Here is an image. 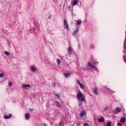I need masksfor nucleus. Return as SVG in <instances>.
I'll return each instance as SVG.
<instances>
[{
	"label": "nucleus",
	"mask_w": 126,
	"mask_h": 126,
	"mask_svg": "<svg viewBox=\"0 0 126 126\" xmlns=\"http://www.w3.org/2000/svg\"><path fill=\"white\" fill-rule=\"evenodd\" d=\"M12 83L11 82H9V85L10 86H12Z\"/></svg>",
	"instance_id": "obj_28"
},
{
	"label": "nucleus",
	"mask_w": 126,
	"mask_h": 126,
	"mask_svg": "<svg viewBox=\"0 0 126 126\" xmlns=\"http://www.w3.org/2000/svg\"><path fill=\"white\" fill-rule=\"evenodd\" d=\"M80 87L82 89H84V86L83 85L81 84H80L79 85Z\"/></svg>",
	"instance_id": "obj_19"
},
{
	"label": "nucleus",
	"mask_w": 126,
	"mask_h": 126,
	"mask_svg": "<svg viewBox=\"0 0 126 126\" xmlns=\"http://www.w3.org/2000/svg\"><path fill=\"white\" fill-rule=\"evenodd\" d=\"M25 117L26 120L29 119L30 117L29 114L28 113L25 114Z\"/></svg>",
	"instance_id": "obj_9"
},
{
	"label": "nucleus",
	"mask_w": 126,
	"mask_h": 126,
	"mask_svg": "<svg viewBox=\"0 0 126 126\" xmlns=\"http://www.w3.org/2000/svg\"><path fill=\"white\" fill-rule=\"evenodd\" d=\"M80 125V123L78 122V123H77V125Z\"/></svg>",
	"instance_id": "obj_34"
},
{
	"label": "nucleus",
	"mask_w": 126,
	"mask_h": 126,
	"mask_svg": "<svg viewBox=\"0 0 126 126\" xmlns=\"http://www.w3.org/2000/svg\"><path fill=\"white\" fill-rule=\"evenodd\" d=\"M78 0H74L73 2V4L74 5H76L78 2Z\"/></svg>",
	"instance_id": "obj_14"
},
{
	"label": "nucleus",
	"mask_w": 126,
	"mask_h": 126,
	"mask_svg": "<svg viewBox=\"0 0 126 126\" xmlns=\"http://www.w3.org/2000/svg\"><path fill=\"white\" fill-rule=\"evenodd\" d=\"M43 125L44 126H47V125L45 124H43Z\"/></svg>",
	"instance_id": "obj_31"
},
{
	"label": "nucleus",
	"mask_w": 126,
	"mask_h": 126,
	"mask_svg": "<svg viewBox=\"0 0 126 126\" xmlns=\"http://www.w3.org/2000/svg\"><path fill=\"white\" fill-rule=\"evenodd\" d=\"M77 84H79V85L81 84V83H80V81L79 80H77Z\"/></svg>",
	"instance_id": "obj_26"
},
{
	"label": "nucleus",
	"mask_w": 126,
	"mask_h": 126,
	"mask_svg": "<svg viewBox=\"0 0 126 126\" xmlns=\"http://www.w3.org/2000/svg\"><path fill=\"white\" fill-rule=\"evenodd\" d=\"M56 61L57 62L58 64V65H59L61 62V61L59 59H58L56 60Z\"/></svg>",
	"instance_id": "obj_16"
},
{
	"label": "nucleus",
	"mask_w": 126,
	"mask_h": 126,
	"mask_svg": "<svg viewBox=\"0 0 126 126\" xmlns=\"http://www.w3.org/2000/svg\"><path fill=\"white\" fill-rule=\"evenodd\" d=\"M106 126H111V123L110 122H108L106 124Z\"/></svg>",
	"instance_id": "obj_18"
},
{
	"label": "nucleus",
	"mask_w": 126,
	"mask_h": 126,
	"mask_svg": "<svg viewBox=\"0 0 126 126\" xmlns=\"http://www.w3.org/2000/svg\"><path fill=\"white\" fill-rule=\"evenodd\" d=\"M77 28L76 30L75 31L73 32V35H74L75 34H77L79 30V28L78 26H77Z\"/></svg>",
	"instance_id": "obj_5"
},
{
	"label": "nucleus",
	"mask_w": 126,
	"mask_h": 126,
	"mask_svg": "<svg viewBox=\"0 0 126 126\" xmlns=\"http://www.w3.org/2000/svg\"><path fill=\"white\" fill-rule=\"evenodd\" d=\"M105 119L103 118L102 117L98 121L100 122H103L104 121Z\"/></svg>",
	"instance_id": "obj_11"
},
{
	"label": "nucleus",
	"mask_w": 126,
	"mask_h": 126,
	"mask_svg": "<svg viewBox=\"0 0 126 126\" xmlns=\"http://www.w3.org/2000/svg\"><path fill=\"white\" fill-rule=\"evenodd\" d=\"M68 52H69V53L70 54H72V49L71 47H68Z\"/></svg>",
	"instance_id": "obj_10"
},
{
	"label": "nucleus",
	"mask_w": 126,
	"mask_h": 126,
	"mask_svg": "<svg viewBox=\"0 0 126 126\" xmlns=\"http://www.w3.org/2000/svg\"><path fill=\"white\" fill-rule=\"evenodd\" d=\"M12 117V115L11 114H9L8 115H5L4 116V118L6 119H8L9 118H11Z\"/></svg>",
	"instance_id": "obj_4"
},
{
	"label": "nucleus",
	"mask_w": 126,
	"mask_h": 126,
	"mask_svg": "<svg viewBox=\"0 0 126 126\" xmlns=\"http://www.w3.org/2000/svg\"><path fill=\"white\" fill-rule=\"evenodd\" d=\"M88 66H90V67H91L92 66L91 64L89 62H88Z\"/></svg>",
	"instance_id": "obj_24"
},
{
	"label": "nucleus",
	"mask_w": 126,
	"mask_h": 126,
	"mask_svg": "<svg viewBox=\"0 0 126 126\" xmlns=\"http://www.w3.org/2000/svg\"><path fill=\"white\" fill-rule=\"evenodd\" d=\"M86 112L85 111H81L80 117H83L84 115L85 114Z\"/></svg>",
	"instance_id": "obj_3"
},
{
	"label": "nucleus",
	"mask_w": 126,
	"mask_h": 126,
	"mask_svg": "<svg viewBox=\"0 0 126 126\" xmlns=\"http://www.w3.org/2000/svg\"><path fill=\"white\" fill-rule=\"evenodd\" d=\"M3 76L4 75L2 73H0V78H2Z\"/></svg>",
	"instance_id": "obj_22"
},
{
	"label": "nucleus",
	"mask_w": 126,
	"mask_h": 126,
	"mask_svg": "<svg viewBox=\"0 0 126 126\" xmlns=\"http://www.w3.org/2000/svg\"><path fill=\"white\" fill-rule=\"evenodd\" d=\"M54 93L55 94V95L58 97V98H60V96L58 94L55 93L54 92Z\"/></svg>",
	"instance_id": "obj_23"
},
{
	"label": "nucleus",
	"mask_w": 126,
	"mask_h": 126,
	"mask_svg": "<svg viewBox=\"0 0 126 126\" xmlns=\"http://www.w3.org/2000/svg\"><path fill=\"white\" fill-rule=\"evenodd\" d=\"M122 125V124L121 123H117V125L118 126H121Z\"/></svg>",
	"instance_id": "obj_30"
},
{
	"label": "nucleus",
	"mask_w": 126,
	"mask_h": 126,
	"mask_svg": "<svg viewBox=\"0 0 126 126\" xmlns=\"http://www.w3.org/2000/svg\"><path fill=\"white\" fill-rule=\"evenodd\" d=\"M30 110L31 111H32L31 110H32V109H30Z\"/></svg>",
	"instance_id": "obj_35"
},
{
	"label": "nucleus",
	"mask_w": 126,
	"mask_h": 126,
	"mask_svg": "<svg viewBox=\"0 0 126 126\" xmlns=\"http://www.w3.org/2000/svg\"><path fill=\"white\" fill-rule=\"evenodd\" d=\"M93 63L94 64H97L98 63V62H95L94 63V62H93Z\"/></svg>",
	"instance_id": "obj_29"
},
{
	"label": "nucleus",
	"mask_w": 126,
	"mask_h": 126,
	"mask_svg": "<svg viewBox=\"0 0 126 126\" xmlns=\"http://www.w3.org/2000/svg\"><path fill=\"white\" fill-rule=\"evenodd\" d=\"M70 74L69 73H65L64 74V75L65 76V77L66 78H67L68 77L70 76Z\"/></svg>",
	"instance_id": "obj_15"
},
{
	"label": "nucleus",
	"mask_w": 126,
	"mask_h": 126,
	"mask_svg": "<svg viewBox=\"0 0 126 126\" xmlns=\"http://www.w3.org/2000/svg\"><path fill=\"white\" fill-rule=\"evenodd\" d=\"M4 52L5 54L7 55H10V54L7 51H4Z\"/></svg>",
	"instance_id": "obj_17"
},
{
	"label": "nucleus",
	"mask_w": 126,
	"mask_h": 126,
	"mask_svg": "<svg viewBox=\"0 0 126 126\" xmlns=\"http://www.w3.org/2000/svg\"><path fill=\"white\" fill-rule=\"evenodd\" d=\"M91 67H92V68H95V67L94 66H92H92H91Z\"/></svg>",
	"instance_id": "obj_33"
},
{
	"label": "nucleus",
	"mask_w": 126,
	"mask_h": 126,
	"mask_svg": "<svg viewBox=\"0 0 126 126\" xmlns=\"http://www.w3.org/2000/svg\"><path fill=\"white\" fill-rule=\"evenodd\" d=\"M125 121V118L124 117L122 118L120 120V121L122 123H124Z\"/></svg>",
	"instance_id": "obj_13"
},
{
	"label": "nucleus",
	"mask_w": 126,
	"mask_h": 126,
	"mask_svg": "<svg viewBox=\"0 0 126 126\" xmlns=\"http://www.w3.org/2000/svg\"><path fill=\"white\" fill-rule=\"evenodd\" d=\"M55 104H56V105L57 107L60 108H61L62 107V105L58 101H55Z\"/></svg>",
	"instance_id": "obj_2"
},
{
	"label": "nucleus",
	"mask_w": 126,
	"mask_h": 126,
	"mask_svg": "<svg viewBox=\"0 0 126 126\" xmlns=\"http://www.w3.org/2000/svg\"><path fill=\"white\" fill-rule=\"evenodd\" d=\"M49 19H50V17H49Z\"/></svg>",
	"instance_id": "obj_36"
},
{
	"label": "nucleus",
	"mask_w": 126,
	"mask_h": 126,
	"mask_svg": "<svg viewBox=\"0 0 126 126\" xmlns=\"http://www.w3.org/2000/svg\"><path fill=\"white\" fill-rule=\"evenodd\" d=\"M89 124L87 123H86L84 124V126H88Z\"/></svg>",
	"instance_id": "obj_25"
},
{
	"label": "nucleus",
	"mask_w": 126,
	"mask_h": 126,
	"mask_svg": "<svg viewBox=\"0 0 126 126\" xmlns=\"http://www.w3.org/2000/svg\"><path fill=\"white\" fill-rule=\"evenodd\" d=\"M76 22H77V24L78 25H79L81 23V21L80 20H79L78 21H76Z\"/></svg>",
	"instance_id": "obj_20"
},
{
	"label": "nucleus",
	"mask_w": 126,
	"mask_h": 126,
	"mask_svg": "<svg viewBox=\"0 0 126 126\" xmlns=\"http://www.w3.org/2000/svg\"><path fill=\"white\" fill-rule=\"evenodd\" d=\"M71 7V6H70L69 7V8H70V7Z\"/></svg>",
	"instance_id": "obj_39"
},
{
	"label": "nucleus",
	"mask_w": 126,
	"mask_h": 126,
	"mask_svg": "<svg viewBox=\"0 0 126 126\" xmlns=\"http://www.w3.org/2000/svg\"><path fill=\"white\" fill-rule=\"evenodd\" d=\"M69 7H70V6H69L68 7V8H69Z\"/></svg>",
	"instance_id": "obj_37"
},
{
	"label": "nucleus",
	"mask_w": 126,
	"mask_h": 126,
	"mask_svg": "<svg viewBox=\"0 0 126 126\" xmlns=\"http://www.w3.org/2000/svg\"><path fill=\"white\" fill-rule=\"evenodd\" d=\"M61 125V124H60V125Z\"/></svg>",
	"instance_id": "obj_40"
},
{
	"label": "nucleus",
	"mask_w": 126,
	"mask_h": 126,
	"mask_svg": "<svg viewBox=\"0 0 126 126\" xmlns=\"http://www.w3.org/2000/svg\"><path fill=\"white\" fill-rule=\"evenodd\" d=\"M64 26H66V28L67 29H68V26L67 21L66 20H64Z\"/></svg>",
	"instance_id": "obj_6"
},
{
	"label": "nucleus",
	"mask_w": 126,
	"mask_h": 126,
	"mask_svg": "<svg viewBox=\"0 0 126 126\" xmlns=\"http://www.w3.org/2000/svg\"><path fill=\"white\" fill-rule=\"evenodd\" d=\"M22 87L24 89H26L27 87H31V85L29 84H24L22 85Z\"/></svg>",
	"instance_id": "obj_7"
},
{
	"label": "nucleus",
	"mask_w": 126,
	"mask_h": 126,
	"mask_svg": "<svg viewBox=\"0 0 126 126\" xmlns=\"http://www.w3.org/2000/svg\"><path fill=\"white\" fill-rule=\"evenodd\" d=\"M53 86L54 87L55 86V83H53Z\"/></svg>",
	"instance_id": "obj_32"
},
{
	"label": "nucleus",
	"mask_w": 126,
	"mask_h": 126,
	"mask_svg": "<svg viewBox=\"0 0 126 126\" xmlns=\"http://www.w3.org/2000/svg\"><path fill=\"white\" fill-rule=\"evenodd\" d=\"M77 97L78 99L79 100H80L81 99L79 98H80L81 99V100L82 101H85V97L84 95L81 92H80L77 93Z\"/></svg>",
	"instance_id": "obj_1"
},
{
	"label": "nucleus",
	"mask_w": 126,
	"mask_h": 126,
	"mask_svg": "<svg viewBox=\"0 0 126 126\" xmlns=\"http://www.w3.org/2000/svg\"><path fill=\"white\" fill-rule=\"evenodd\" d=\"M125 62L126 63V61H125Z\"/></svg>",
	"instance_id": "obj_38"
},
{
	"label": "nucleus",
	"mask_w": 126,
	"mask_h": 126,
	"mask_svg": "<svg viewBox=\"0 0 126 126\" xmlns=\"http://www.w3.org/2000/svg\"><path fill=\"white\" fill-rule=\"evenodd\" d=\"M104 110H108V107H106L105 108Z\"/></svg>",
	"instance_id": "obj_27"
},
{
	"label": "nucleus",
	"mask_w": 126,
	"mask_h": 126,
	"mask_svg": "<svg viewBox=\"0 0 126 126\" xmlns=\"http://www.w3.org/2000/svg\"><path fill=\"white\" fill-rule=\"evenodd\" d=\"M30 69L33 71H36L37 70L36 67L34 66H32L31 68Z\"/></svg>",
	"instance_id": "obj_8"
},
{
	"label": "nucleus",
	"mask_w": 126,
	"mask_h": 126,
	"mask_svg": "<svg viewBox=\"0 0 126 126\" xmlns=\"http://www.w3.org/2000/svg\"><path fill=\"white\" fill-rule=\"evenodd\" d=\"M116 110L117 111L119 112L120 111V108L119 107H117Z\"/></svg>",
	"instance_id": "obj_21"
},
{
	"label": "nucleus",
	"mask_w": 126,
	"mask_h": 126,
	"mask_svg": "<svg viewBox=\"0 0 126 126\" xmlns=\"http://www.w3.org/2000/svg\"><path fill=\"white\" fill-rule=\"evenodd\" d=\"M94 93L96 94H98V92L97 91V89L96 88H95L94 90Z\"/></svg>",
	"instance_id": "obj_12"
}]
</instances>
